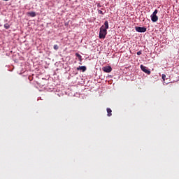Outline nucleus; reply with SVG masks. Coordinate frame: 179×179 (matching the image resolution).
Segmentation results:
<instances>
[{
  "mask_svg": "<svg viewBox=\"0 0 179 179\" xmlns=\"http://www.w3.org/2000/svg\"><path fill=\"white\" fill-rule=\"evenodd\" d=\"M98 13L101 14V15H103V11L101 10H98Z\"/></svg>",
  "mask_w": 179,
  "mask_h": 179,
  "instance_id": "nucleus-13",
  "label": "nucleus"
},
{
  "mask_svg": "<svg viewBox=\"0 0 179 179\" xmlns=\"http://www.w3.org/2000/svg\"><path fill=\"white\" fill-rule=\"evenodd\" d=\"M107 111V116L110 117L112 115V110L110 108H107L106 109Z\"/></svg>",
  "mask_w": 179,
  "mask_h": 179,
  "instance_id": "nucleus-7",
  "label": "nucleus"
},
{
  "mask_svg": "<svg viewBox=\"0 0 179 179\" xmlns=\"http://www.w3.org/2000/svg\"><path fill=\"white\" fill-rule=\"evenodd\" d=\"M103 71L107 73H109L112 71V68L110 66H107L103 68Z\"/></svg>",
  "mask_w": 179,
  "mask_h": 179,
  "instance_id": "nucleus-4",
  "label": "nucleus"
},
{
  "mask_svg": "<svg viewBox=\"0 0 179 179\" xmlns=\"http://www.w3.org/2000/svg\"><path fill=\"white\" fill-rule=\"evenodd\" d=\"M142 54L141 51L137 52V55L140 56Z\"/></svg>",
  "mask_w": 179,
  "mask_h": 179,
  "instance_id": "nucleus-14",
  "label": "nucleus"
},
{
  "mask_svg": "<svg viewBox=\"0 0 179 179\" xmlns=\"http://www.w3.org/2000/svg\"><path fill=\"white\" fill-rule=\"evenodd\" d=\"M3 27L5 29L8 30L10 29L9 24H4Z\"/></svg>",
  "mask_w": 179,
  "mask_h": 179,
  "instance_id": "nucleus-10",
  "label": "nucleus"
},
{
  "mask_svg": "<svg viewBox=\"0 0 179 179\" xmlns=\"http://www.w3.org/2000/svg\"><path fill=\"white\" fill-rule=\"evenodd\" d=\"M140 68H141V70L147 73L148 75H150L151 71L148 70V67L143 66V64L140 66Z\"/></svg>",
  "mask_w": 179,
  "mask_h": 179,
  "instance_id": "nucleus-3",
  "label": "nucleus"
},
{
  "mask_svg": "<svg viewBox=\"0 0 179 179\" xmlns=\"http://www.w3.org/2000/svg\"><path fill=\"white\" fill-rule=\"evenodd\" d=\"M28 15L31 17H35L36 16V13L35 12H29Z\"/></svg>",
  "mask_w": 179,
  "mask_h": 179,
  "instance_id": "nucleus-8",
  "label": "nucleus"
},
{
  "mask_svg": "<svg viewBox=\"0 0 179 179\" xmlns=\"http://www.w3.org/2000/svg\"><path fill=\"white\" fill-rule=\"evenodd\" d=\"M78 71L82 70L83 72H85L87 71V67L85 66H80L76 69Z\"/></svg>",
  "mask_w": 179,
  "mask_h": 179,
  "instance_id": "nucleus-6",
  "label": "nucleus"
},
{
  "mask_svg": "<svg viewBox=\"0 0 179 179\" xmlns=\"http://www.w3.org/2000/svg\"><path fill=\"white\" fill-rule=\"evenodd\" d=\"M53 48H54V50H59V45L55 44V45H54Z\"/></svg>",
  "mask_w": 179,
  "mask_h": 179,
  "instance_id": "nucleus-11",
  "label": "nucleus"
},
{
  "mask_svg": "<svg viewBox=\"0 0 179 179\" xmlns=\"http://www.w3.org/2000/svg\"><path fill=\"white\" fill-rule=\"evenodd\" d=\"M3 1H8V0H3Z\"/></svg>",
  "mask_w": 179,
  "mask_h": 179,
  "instance_id": "nucleus-16",
  "label": "nucleus"
},
{
  "mask_svg": "<svg viewBox=\"0 0 179 179\" xmlns=\"http://www.w3.org/2000/svg\"><path fill=\"white\" fill-rule=\"evenodd\" d=\"M135 30L140 33H144L147 31V27H136Z\"/></svg>",
  "mask_w": 179,
  "mask_h": 179,
  "instance_id": "nucleus-2",
  "label": "nucleus"
},
{
  "mask_svg": "<svg viewBox=\"0 0 179 179\" xmlns=\"http://www.w3.org/2000/svg\"><path fill=\"white\" fill-rule=\"evenodd\" d=\"M75 55H76V57L78 58V59H80V62H82V56L80 55V54L76 53Z\"/></svg>",
  "mask_w": 179,
  "mask_h": 179,
  "instance_id": "nucleus-9",
  "label": "nucleus"
},
{
  "mask_svg": "<svg viewBox=\"0 0 179 179\" xmlns=\"http://www.w3.org/2000/svg\"><path fill=\"white\" fill-rule=\"evenodd\" d=\"M151 20L153 22H156L158 21L159 17L157 15H151Z\"/></svg>",
  "mask_w": 179,
  "mask_h": 179,
  "instance_id": "nucleus-5",
  "label": "nucleus"
},
{
  "mask_svg": "<svg viewBox=\"0 0 179 179\" xmlns=\"http://www.w3.org/2000/svg\"><path fill=\"white\" fill-rule=\"evenodd\" d=\"M165 78H166L165 74H163V75H162V79L164 80V81L165 80Z\"/></svg>",
  "mask_w": 179,
  "mask_h": 179,
  "instance_id": "nucleus-15",
  "label": "nucleus"
},
{
  "mask_svg": "<svg viewBox=\"0 0 179 179\" xmlns=\"http://www.w3.org/2000/svg\"><path fill=\"white\" fill-rule=\"evenodd\" d=\"M109 29V23L106 20L104 22V25H102L100 28V32H99V38L100 39H105L106 37V35L108 34L107 29Z\"/></svg>",
  "mask_w": 179,
  "mask_h": 179,
  "instance_id": "nucleus-1",
  "label": "nucleus"
},
{
  "mask_svg": "<svg viewBox=\"0 0 179 179\" xmlns=\"http://www.w3.org/2000/svg\"><path fill=\"white\" fill-rule=\"evenodd\" d=\"M158 13V10L157 9H155L154 13H152V15H157V14Z\"/></svg>",
  "mask_w": 179,
  "mask_h": 179,
  "instance_id": "nucleus-12",
  "label": "nucleus"
}]
</instances>
